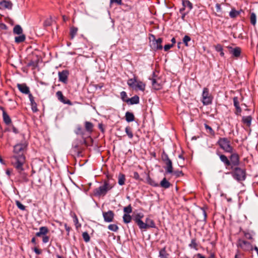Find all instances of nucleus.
<instances>
[{
	"instance_id": "obj_1",
	"label": "nucleus",
	"mask_w": 258,
	"mask_h": 258,
	"mask_svg": "<svg viewBox=\"0 0 258 258\" xmlns=\"http://www.w3.org/2000/svg\"><path fill=\"white\" fill-rule=\"evenodd\" d=\"M27 145L25 144H19L15 145L14 147L13 156L14 161H12V164H19V161H21L22 163H25L26 161L24 153L26 151Z\"/></svg>"
},
{
	"instance_id": "obj_2",
	"label": "nucleus",
	"mask_w": 258,
	"mask_h": 258,
	"mask_svg": "<svg viewBox=\"0 0 258 258\" xmlns=\"http://www.w3.org/2000/svg\"><path fill=\"white\" fill-rule=\"evenodd\" d=\"M115 183H110L108 180H104L103 184L99 187L96 188L93 193L96 197H104L106 195L107 192L111 190L114 186Z\"/></svg>"
},
{
	"instance_id": "obj_3",
	"label": "nucleus",
	"mask_w": 258,
	"mask_h": 258,
	"mask_svg": "<svg viewBox=\"0 0 258 258\" xmlns=\"http://www.w3.org/2000/svg\"><path fill=\"white\" fill-rule=\"evenodd\" d=\"M127 83L129 87L133 89L142 91L145 90L146 84L141 81L137 80L136 77L128 79Z\"/></svg>"
},
{
	"instance_id": "obj_4",
	"label": "nucleus",
	"mask_w": 258,
	"mask_h": 258,
	"mask_svg": "<svg viewBox=\"0 0 258 258\" xmlns=\"http://www.w3.org/2000/svg\"><path fill=\"white\" fill-rule=\"evenodd\" d=\"M218 144L226 152L232 153L233 151L230 141L226 138H220L218 141Z\"/></svg>"
},
{
	"instance_id": "obj_5",
	"label": "nucleus",
	"mask_w": 258,
	"mask_h": 258,
	"mask_svg": "<svg viewBox=\"0 0 258 258\" xmlns=\"http://www.w3.org/2000/svg\"><path fill=\"white\" fill-rule=\"evenodd\" d=\"M233 171L230 172L233 177L238 181H243L245 179L246 173L244 169L239 167H234L232 169Z\"/></svg>"
},
{
	"instance_id": "obj_6",
	"label": "nucleus",
	"mask_w": 258,
	"mask_h": 258,
	"mask_svg": "<svg viewBox=\"0 0 258 258\" xmlns=\"http://www.w3.org/2000/svg\"><path fill=\"white\" fill-rule=\"evenodd\" d=\"M22 160L19 161V164H13V166L16 168L18 173L19 174V177L21 178L22 181L27 182L29 181L28 178V174L24 171L23 165L24 163H22Z\"/></svg>"
},
{
	"instance_id": "obj_7",
	"label": "nucleus",
	"mask_w": 258,
	"mask_h": 258,
	"mask_svg": "<svg viewBox=\"0 0 258 258\" xmlns=\"http://www.w3.org/2000/svg\"><path fill=\"white\" fill-rule=\"evenodd\" d=\"M213 97L210 93L209 89L204 88L202 93V103L204 105H208L212 104Z\"/></svg>"
},
{
	"instance_id": "obj_8",
	"label": "nucleus",
	"mask_w": 258,
	"mask_h": 258,
	"mask_svg": "<svg viewBox=\"0 0 258 258\" xmlns=\"http://www.w3.org/2000/svg\"><path fill=\"white\" fill-rule=\"evenodd\" d=\"M229 157L230 169H233L235 166H237L240 163V158L236 153L232 152Z\"/></svg>"
},
{
	"instance_id": "obj_9",
	"label": "nucleus",
	"mask_w": 258,
	"mask_h": 258,
	"mask_svg": "<svg viewBox=\"0 0 258 258\" xmlns=\"http://www.w3.org/2000/svg\"><path fill=\"white\" fill-rule=\"evenodd\" d=\"M237 246L240 247L244 251H248L253 250V246L251 242L242 239H239L237 242Z\"/></svg>"
},
{
	"instance_id": "obj_10",
	"label": "nucleus",
	"mask_w": 258,
	"mask_h": 258,
	"mask_svg": "<svg viewBox=\"0 0 258 258\" xmlns=\"http://www.w3.org/2000/svg\"><path fill=\"white\" fill-rule=\"evenodd\" d=\"M155 227L156 225L153 220L149 217H147L146 219L145 222H143V225H142L140 229L141 230H146L150 228Z\"/></svg>"
},
{
	"instance_id": "obj_11",
	"label": "nucleus",
	"mask_w": 258,
	"mask_h": 258,
	"mask_svg": "<svg viewBox=\"0 0 258 258\" xmlns=\"http://www.w3.org/2000/svg\"><path fill=\"white\" fill-rule=\"evenodd\" d=\"M154 40L152 41V49L155 50H161L163 48L162 45V42L163 39L161 38H159L157 39H155L154 36L153 35Z\"/></svg>"
},
{
	"instance_id": "obj_12",
	"label": "nucleus",
	"mask_w": 258,
	"mask_h": 258,
	"mask_svg": "<svg viewBox=\"0 0 258 258\" xmlns=\"http://www.w3.org/2000/svg\"><path fill=\"white\" fill-rule=\"evenodd\" d=\"M103 217L106 222H111L113 221L114 213L112 211L103 212Z\"/></svg>"
},
{
	"instance_id": "obj_13",
	"label": "nucleus",
	"mask_w": 258,
	"mask_h": 258,
	"mask_svg": "<svg viewBox=\"0 0 258 258\" xmlns=\"http://www.w3.org/2000/svg\"><path fill=\"white\" fill-rule=\"evenodd\" d=\"M58 78L59 81L61 82H62L64 84L67 83L68 78V76L69 75V72L68 70H63L61 72H58Z\"/></svg>"
},
{
	"instance_id": "obj_14",
	"label": "nucleus",
	"mask_w": 258,
	"mask_h": 258,
	"mask_svg": "<svg viewBox=\"0 0 258 258\" xmlns=\"http://www.w3.org/2000/svg\"><path fill=\"white\" fill-rule=\"evenodd\" d=\"M56 96L59 101L63 103V104H68L71 105L72 104V102L67 99L63 95L61 91H58L56 93Z\"/></svg>"
},
{
	"instance_id": "obj_15",
	"label": "nucleus",
	"mask_w": 258,
	"mask_h": 258,
	"mask_svg": "<svg viewBox=\"0 0 258 258\" xmlns=\"http://www.w3.org/2000/svg\"><path fill=\"white\" fill-rule=\"evenodd\" d=\"M227 47L229 49V52L232 54L233 57L238 58L240 56L241 52V50L240 47H236L233 48L231 46H228Z\"/></svg>"
},
{
	"instance_id": "obj_16",
	"label": "nucleus",
	"mask_w": 258,
	"mask_h": 258,
	"mask_svg": "<svg viewBox=\"0 0 258 258\" xmlns=\"http://www.w3.org/2000/svg\"><path fill=\"white\" fill-rule=\"evenodd\" d=\"M221 161L224 163L225 167L227 169H230V160L227 158L226 156L223 154H218Z\"/></svg>"
},
{
	"instance_id": "obj_17",
	"label": "nucleus",
	"mask_w": 258,
	"mask_h": 258,
	"mask_svg": "<svg viewBox=\"0 0 258 258\" xmlns=\"http://www.w3.org/2000/svg\"><path fill=\"white\" fill-rule=\"evenodd\" d=\"M17 87L19 91L22 93L28 94L30 93L29 88L26 84H18Z\"/></svg>"
},
{
	"instance_id": "obj_18",
	"label": "nucleus",
	"mask_w": 258,
	"mask_h": 258,
	"mask_svg": "<svg viewBox=\"0 0 258 258\" xmlns=\"http://www.w3.org/2000/svg\"><path fill=\"white\" fill-rule=\"evenodd\" d=\"M144 217V214L142 213L137 214L134 218V220L137 224L139 227L140 228L142 225H143V221L142 219Z\"/></svg>"
},
{
	"instance_id": "obj_19",
	"label": "nucleus",
	"mask_w": 258,
	"mask_h": 258,
	"mask_svg": "<svg viewBox=\"0 0 258 258\" xmlns=\"http://www.w3.org/2000/svg\"><path fill=\"white\" fill-rule=\"evenodd\" d=\"M233 100L234 106L236 108L235 113L236 115H239L242 111V109L239 106V102L238 101V98L237 97H234L233 98Z\"/></svg>"
},
{
	"instance_id": "obj_20",
	"label": "nucleus",
	"mask_w": 258,
	"mask_h": 258,
	"mask_svg": "<svg viewBox=\"0 0 258 258\" xmlns=\"http://www.w3.org/2000/svg\"><path fill=\"white\" fill-rule=\"evenodd\" d=\"M13 4L10 1H3L0 2V9H8L9 10L12 9Z\"/></svg>"
},
{
	"instance_id": "obj_21",
	"label": "nucleus",
	"mask_w": 258,
	"mask_h": 258,
	"mask_svg": "<svg viewBox=\"0 0 258 258\" xmlns=\"http://www.w3.org/2000/svg\"><path fill=\"white\" fill-rule=\"evenodd\" d=\"M152 84L154 89L159 90L161 89L162 84L159 79H153L152 80Z\"/></svg>"
},
{
	"instance_id": "obj_22",
	"label": "nucleus",
	"mask_w": 258,
	"mask_h": 258,
	"mask_svg": "<svg viewBox=\"0 0 258 258\" xmlns=\"http://www.w3.org/2000/svg\"><path fill=\"white\" fill-rule=\"evenodd\" d=\"M49 232L48 228L46 226H42L39 228V231L36 233L37 237H41L42 235H46Z\"/></svg>"
},
{
	"instance_id": "obj_23",
	"label": "nucleus",
	"mask_w": 258,
	"mask_h": 258,
	"mask_svg": "<svg viewBox=\"0 0 258 258\" xmlns=\"http://www.w3.org/2000/svg\"><path fill=\"white\" fill-rule=\"evenodd\" d=\"M139 97L135 95L131 98L127 99L126 102L131 105L138 104L139 103Z\"/></svg>"
},
{
	"instance_id": "obj_24",
	"label": "nucleus",
	"mask_w": 258,
	"mask_h": 258,
	"mask_svg": "<svg viewBox=\"0 0 258 258\" xmlns=\"http://www.w3.org/2000/svg\"><path fill=\"white\" fill-rule=\"evenodd\" d=\"M93 124L89 121L85 122V131L88 132L89 134H91L93 131Z\"/></svg>"
},
{
	"instance_id": "obj_25",
	"label": "nucleus",
	"mask_w": 258,
	"mask_h": 258,
	"mask_svg": "<svg viewBox=\"0 0 258 258\" xmlns=\"http://www.w3.org/2000/svg\"><path fill=\"white\" fill-rule=\"evenodd\" d=\"M164 163L166 164V173H172L173 172V166L171 160L167 161V162H164Z\"/></svg>"
},
{
	"instance_id": "obj_26",
	"label": "nucleus",
	"mask_w": 258,
	"mask_h": 258,
	"mask_svg": "<svg viewBox=\"0 0 258 258\" xmlns=\"http://www.w3.org/2000/svg\"><path fill=\"white\" fill-rule=\"evenodd\" d=\"M171 183L164 177L160 182V186L164 188H168L171 186Z\"/></svg>"
},
{
	"instance_id": "obj_27",
	"label": "nucleus",
	"mask_w": 258,
	"mask_h": 258,
	"mask_svg": "<svg viewBox=\"0 0 258 258\" xmlns=\"http://www.w3.org/2000/svg\"><path fill=\"white\" fill-rule=\"evenodd\" d=\"M252 117L251 116H243L242 121L243 123L245 124L247 126L249 127L251 125Z\"/></svg>"
},
{
	"instance_id": "obj_28",
	"label": "nucleus",
	"mask_w": 258,
	"mask_h": 258,
	"mask_svg": "<svg viewBox=\"0 0 258 258\" xmlns=\"http://www.w3.org/2000/svg\"><path fill=\"white\" fill-rule=\"evenodd\" d=\"M147 183L150 184L151 186H154V187H157L159 186V184L156 182L153 179H152L150 177L149 174H147Z\"/></svg>"
},
{
	"instance_id": "obj_29",
	"label": "nucleus",
	"mask_w": 258,
	"mask_h": 258,
	"mask_svg": "<svg viewBox=\"0 0 258 258\" xmlns=\"http://www.w3.org/2000/svg\"><path fill=\"white\" fill-rule=\"evenodd\" d=\"M3 117L4 121L7 125H9L11 123V119L6 111H4Z\"/></svg>"
},
{
	"instance_id": "obj_30",
	"label": "nucleus",
	"mask_w": 258,
	"mask_h": 258,
	"mask_svg": "<svg viewBox=\"0 0 258 258\" xmlns=\"http://www.w3.org/2000/svg\"><path fill=\"white\" fill-rule=\"evenodd\" d=\"M159 256L161 258H169V254L167 252L165 247L162 248L159 251Z\"/></svg>"
},
{
	"instance_id": "obj_31",
	"label": "nucleus",
	"mask_w": 258,
	"mask_h": 258,
	"mask_svg": "<svg viewBox=\"0 0 258 258\" xmlns=\"http://www.w3.org/2000/svg\"><path fill=\"white\" fill-rule=\"evenodd\" d=\"M125 176L122 173H119L118 176V183L120 185H123L125 183Z\"/></svg>"
},
{
	"instance_id": "obj_32",
	"label": "nucleus",
	"mask_w": 258,
	"mask_h": 258,
	"mask_svg": "<svg viewBox=\"0 0 258 258\" xmlns=\"http://www.w3.org/2000/svg\"><path fill=\"white\" fill-rule=\"evenodd\" d=\"M125 119L127 122H131L134 120L135 116L133 113L126 112L125 113Z\"/></svg>"
},
{
	"instance_id": "obj_33",
	"label": "nucleus",
	"mask_w": 258,
	"mask_h": 258,
	"mask_svg": "<svg viewBox=\"0 0 258 258\" xmlns=\"http://www.w3.org/2000/svg\"><path fill=\"white\" fill-rule=\"evenodd\" d=\"M23 29L19 25H16L13 29V33L15 34H22Z\"/></svg>"
},
{
	"instance_id": "obj_34",
	"label": "nucleus",
	"mask_w": 258,
	"mask_h": 258,
	"mask_svg": "<svg viewBox=\"0 0 258 258\" xmlns=\"http://www.w3.org/2000/svg\"><path fill=\"white\" fill-rule=\"evenodd\" d=\"M26 39V36L24 34H21L19 36L15 37V41L17 43H20L24 42Z\"/></svg>"
},
{
	"instance_id": "obj_35",
	"label": "nucleus",
	"mask_w": 258,
	"mask_h": 258,
	"mask_svg": "<svg viewBox=\"0 0 258 258\" xmlns=\"http://www.w3.org/2000/svg\"><path fill=\"white\" fill-rule=\"evenodd\" d=\"M78 30V29L76 27H73L71 28V29H70V37H71V39H73L74 38V37L77 34Z\"/></svg>"
},
{
	"instance_id": "obj_36",
	"label": "nucleus",
	"mask_w": 258,
	"mask_h": 258,
	"mask_svg": "<svg viewBox=\"0 0 258 258\" xmlns=\"http://www.w3.org/2000/svg\"><path fill=\"white\" fill-rule=\"evenodd\" d=\"M239 11H236L235 9H232L229 13V16L231 18H235L240 14Z\"/></svg>"
},
{
	"instance_id": "obj_37",
	"label": "nucleus",
	"mask_w": 258,
	"mask_h": 258,
	"mask_svg": "<svg viewBox=\"0 0 258 258\" xmlns=\"http://www.w3.org/2000/svg\"><path fill=\"white\" fill-rule=\"evenodd\" d=\"M182 6L185 8H188L189 11L188 12L192 9V4L188 0H183Z\"/></svg>"
},
{
	"instance_id": "obj_38",
	"label": "nucleus",
	"mask_w": 258,
	"mask_h": 258,
	"mask_svg": "<svg viewBox=\"0 0 258 258\" xmlns=\"http://www.w3.org/2000/svg\"><path fill=\"white\" fill-rule=\"evenodd\" d=\"M38 60H31L27 63V66L28 67H32V69L34 70L38 66Z\"/></svg>"
},
{
	"instance_id": "obj_39",
	"label": "nucleus",
	"mask_w": 258,
	"mask_h": 258,
	"mask_svg": "<svg viewBox=\"0 0 258 258\" xmlns=\"http://www.w3.org/2000/svg\"><path fill=\"white\" fill-rule=\"evenodd\" d=\"M125 132L130 139H131L133 138L134 135L131 127L126 126L125 128Z\"/></svg>"
},
{
	"instance_id": "obj_40",
	"label": "nucleus",
	"mask_w": 258,
	"mask_h": 258,
	"mask_svg": "<svg viewBox=\"0 0 258 258\" xmlns=\"http://www.w3.org/2000/svg\"><path fill=\"white\" fill-rule=\"evenodd\" d=\"M205 127L207 133L213 136L215 135V132L210 126L207 124H205Z\"/></svg>"
},
{
	"instance_id": "obj_41",
	"label": "nucleus",
	"mask_w": 258,
	"mask_h": 258,
	"mask_svg": "<svg viewBox=\"0 0 258 258\" xmlns=\"http://www.w3.org/2000/svg\"><path fill=\"white\" fill-rule=\"evenodd\" d=\"M189 246L191 248H194L196 250H198V244L196 242V239H192L190 243L189 244Z\"/></svg>"
},
{
	"instance_id": "obj_42",
	"label": "nucleus",
	"mask_w": 258,
	"mask_h": 258,
	"mask_svg": "<svg viewBox=\"0 0 258 258\" xmlns=\"http://www.w3.org/2000/svg\"><path fill=\"white\" fill-rule=\"evenodd\" d=\"M132 220V217L127 214H124L123 216V221L125 223H128Z\"/></svg>"
},
{
	"instance_id": "obj_43",
	"label": "nucleus",
	"mask_w": 258,
	"mask_h": 258,
	"mask_svg": "<svg viewBox=\"0 0 258 258\" xmlns=\"http://www.w3.org/2000/svg\"><path fill=\"white\" fill-rule=\"evenodd\" d=\"M75 133L77 135H84L85 134V132L82 128V127L80 125H78L77 127L76 130L75 131Z\"/></svg>"
},
{
	"instance_id": "obj_44",
	"label": "nucleus",
	"mask_w": 258,
	"mask_h": 258,
	"mask_svg": "<svg viewBox=\"0 0 258 258\" xmlns=\"http://www.w3.org/2000/svg\"><path fill=\"white\" fill-rule=\"evenodd\" d=\"M108 228L112 231L116 232L118 230V227L116 224H110L108 226Z\"/></svg>"
},
{
	"instance_id": "obj_45",
	"label": "nucleus",
	"mask_w": 258,
	"mask_h": 258,
	"mask_svg": "<svg viewBox=\"0 0 258 258\" xmlns=\"http://www.w3.org/2000/svg\"><path fill=\"white\" fill-rule=\"evenodd\" d=\"M250 23L252 25H255L256 23V15L254 13L250 14Z\"/></svg>"
},
{
	"instance_id": "obj_46",
	"label": "nucleus",
	"mask_w": 258,
	"mask_h": 258,
	"mask_svg": "<svg viewBox=\"0 0 258 258\" xmlns=\"http://www.w3.org/2000/svg\"><path fill=\"white\" fill-rule=\"evenodd\" d=\"M83 238L86 242H88L90 240V237L89 234L87 232H84L82 234Z\"/></svg>"
},
{
	"instance_id": "obj_47",
	"label": "nucleus",
	"mask_w": 258,
	"mask_h": 258,
	"mask_svg": "<svg viewBox=\"0 0 258 258\" xmlns=\"http://www.w3.org/2000/svg\"><path fill=\"white\" fill-rule=\"evenodd\" d=\"M15 203L19 209L22 211L25 210L26 207L24 205H23L20 201H16Z\"/></svg>"
},
{
	"instance_id": "obj_48",
	"label": "nucleus",
	"mask_w": 258,
	"mask_h": 258,
	"mask_svg": "<svg viewBox=\"0 0 258 258\" xmlns=\"http://www.w3.org/2000/svg\"><path fill=\"white\" fill-rule=\"evenodd\" d=\"M52 22V20L51 18H49L45 20L43 23V25L44 27L49 26L51 25Z\"/></svg>"
},
{
	"instance_id": "obj_49",
	"label": "nucleus",
	"mask_w": 258,
	"mask_h": 258,
	"mask_svg": "<svg viewBox=\"0 0 258 258\" xmlns=\"http://www.w3.org/2000/svg\"><path fill=\"white\" fill-rule=\"evenodd\" d=\"M123 212L125 213V214H128L132 212V208L131 205H128L127 207H125L123 209Z\"/></svg>"
},
{
	"instance_id": "obj_50",
	"label": "nucleus",
	"mask_w": 258,
	"mask_h": 258,
	"mask_svg": "<svg viewBox=\"0 0 258 258\" xmlns=\"http://www.w3.org/2000/svg\"><path fill=\"white\" fill-rule=\"evenodd\" d=\"M190 40H191V38L189 36H188L187 35H185V36H184V37L183 38V42L184 43V44H185V46H188V42L189 41H190Z\"/></svg>"
},
{
	"instance_id": "obj_51",
	"label": "nucleus",
	"mask_w": 258,
	"mask_h": 258,
	"mask_svg": "<svg viewBox=\"0 0 258 258\" xmlns=\"http://www.w3.org/2000/svg\"><path fill=\"white\" fill-rule=\"evenodd\" d=\"M73 218H74V222L75 223L76 227L77 229H78L81 227V225L79 223L78 219L76 215H75V216Z\"/></svg>"
},
{
	"instance_id": "obj_52",
	"label": "nucleus",
	"mask_w": 258,
	"mask_h": 258,
	"mask_svg": "<svg viewBox=\"0 0 258 258\" xmlns=\"http://www.w3.org/2000/svg\"><path fill=\"white\" fill-rule=\"evenodd\" d=\"M120 96L122 100L125 102L127 99H128L126 92L124 91H122L120 93Z\"/></svg>"
},
{
	"instance_id": "obj_53",
	"label": "nucleus",
	"mask_w": 258,
	"mask_h": 258,
	"mask_svg": "<svg viewBox=\"0 0 258 258\" xmlns=\"http://www.w3.org/2000/svg\"><path fill=\"white\" fill-rule=\"evenodd\" d=\"M244 237L246 239L251 240V242H252L254 240L252 235L249 233H245Z\"/></svg>"
},
{
	"instance_id": "obj_54",
	"label": "nucleus",
	"mask_w": 258,
	"mask_h": 258,
	"mask_svg": "<svg viewBox=\"0 0 258 258\" xmlns=\"http://www.w3.org/2000/svg\"><path fill=\"white\" fill-rule=\"evenodd\" d=\"M31 108L33 112H35L38 111L37 104L35 101L31 103Z\"/></svg>"
},
{
	"instance_id": "obj_55",
	"label": "nucleus",
	"mask_w": 258,
	"mask_h": 258,
	"mask_svg": "<svg viewBox=\"0 0 258 258\" xmlns=\"http://www.w3.org/2000/svg\"><path fill=\"white\" fill-rule=\"evenodd\" d=\"M162 159L164 162L171 160L168 157V155L165 153H163L162 155Z\"/></svg>"
},
{
	"instance_id": "obj_56",
	"label": "nucleus",
	"mask_w": 258,
	"mask_h": 258,
	"mask_svg": "<svg viewBox=\"0 0 258 258\" xmlns=\"http://www.w3.org/2000/svg\"><path fill=\"white\" fill-rule=\"evenodd\" d=\"M215 50L217 52H222L223 50L222 46L220 44H217L216 45H215Z\"/></svg>"
},
{
	"instance_id": "obj_57",
	"label": "nucleus",
	"mask_w": 258,
	"mask_h": 258,
	"mask_svg": "<svg viewBox=\"0 0 258 258\" xmlns=\"http://www.w3.org/2000/svg\"><path fill=\"white\" fill-rule=\"evenodd\" d=\"M42 238V242L44 243H46L48 242L49 240V237L47 236V235H42L41 236Z\"/></svg>"
},
{
	"instance_id": "obj_58",
	"label": "nucleus",
	"mask_w": 258,
	"mask_h": 258,
	"mask_svg": "<svg viewBox=\"0 0 258 258\" xmlns=\"http://www.w3.org/2000/svg\"><path fill=\"white\" fill-rule=\"evenodd\" d=\"M172 173L176 177H179V176L183 175V174L181 171H173Z\"/></svg>"
},
{
	"instance_id": "obj_59",
	"label": "nucleus",
	"mask_w": 258,
	"mask_h": 258,
	"mask_svg": "<svg viewBox=\"0 0 258 258\" xmlns=\"http://www.w3.org/2000/svg\"><path fill=\"white\" fill-rule=\"evenodd\" d=\"M110 4H116L117 5H121L122 4V0H110Z\"/></svg>"
},
{
	"instance_id": "obj_60",
	"label": "nucleus",
	"mask_w": 258,
	"mask_h": 258,
	"mask_svg": "<svg viewBox=\"0 0 258 258\" xmlns=\"http://www.w3.org/2000/svg\"><path fill=\"white\" fill-rule=\"evenodd\" d=\"M133 177L136 180H142V179L140 177L139 174L137 172H134Z\"/></svg>"
},
{
	"instance_id": "obj_61",
	"label": "nucleus",
	"mask_w": 258,
	"mask_h": 258,
	"mask_svg": "<svg viewBox=\"0 0 258 258\" xmlns=\"http://www.w3.org/2000/svg\"><path fill=\"white\" fill-rule=\"evenodd\" d=\"M173 47V44H166L164 46V49L165 51H167L168 50H169L171 48Z\"/></svg>"
},
{
	"instance_id": "obj_62",
	"label": "nucleus",
	"mask_w": 258,
	"mask_h": 258,
	"mask_svg": "<svg viewBox=\"0 0 258 258\" xmlns=\"http://www.w3.org/2000/svg\"><path fill=\"white\" fill-rule=\"evenodd\" d=\"M64 226L65 227V229H66V231L68 232L67 235H69V232H70V230L71 229V228L70 226H68L67 223H65L64 224Z\"/></svg>"
},
{
	"instance_id": "obj_63",
	"label": "nucleus",
	"mask_w": 258,
	"mask_h": 258,
	"mask_svg": "<svg viewBox=\"0 0 258 258\" xmlns=\"http://www.w3.org/2000/svg\"><path fill=\"white\" fill-rule=\"evenodd\" d=\"M34 252L37 254H40L42 252V251L41 250L38 249V248L37 247H34V249H33Z\"/></svg>"
},
{
	"instance_id": "obj_64",
	"label": "nucleus",
	"mask_w": 258,
	"mask_h": 258,
	"mask_svg": "<svg viewBox=\"0 0 258 258\" xmlns=\"http://www.w3.org/2000/svg\"><path fill=\"white\" fill-rule=\"evenodd\" d=\"M28 94V96H29V100L30 101V102H34V97L33 96V95L30 93H29V94Z\"/></svg>"
}]
</instances>
